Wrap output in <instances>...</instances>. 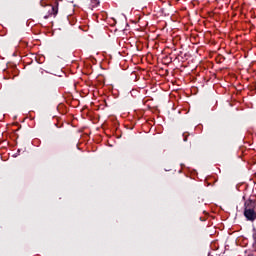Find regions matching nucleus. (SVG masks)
Returning a JSON list of instances; mask_svg holds the SVG:
<instances>
[{"label":"nucleus","instance_id":"3","mask_svg":"<svg viewBox=\"0 0 256 256\" xmlns=\"http://www.w3.org/2000/svg\"><path fill=\"white\" fill-rule=\"evenodd\" d=\"M101 2H99V0H91L90 1V9H97V7H99Z\"/></svg>","mask_w":256,"mask_h":256},{"label":"nucleus","instance_id":"4","mask_svg":"<svg viewBox=\"0 0 256 256\" xmlns=\"http://www.w3.org/2000/svg\"><path fill=\"white\" fill-rule=\"evenodd\" d=\"M183 137H184V141H187V137H189V133H187V132L184 133V134H183Z\"/></svg>","mask_w":256,"mask_h":256},{"label":"nucleus","instance_id":"1","mask_svg":"<svg viewBox=\"0 0 256 256\" xmlns=\"http://www.w3.org/2000/svg\"><path fill=\"white\" fill-rule=\"evenodd\" d=\"M244 216L248 221H255L256 219V202L248 200L245 202Z\"/></svg>","mask_w":256,"mask_h":256},{"label":"nucleus","instance_id":"2","mask_svg":"<svg viewBox=\"0 0 256 256\" xmlns=\"http://www.w3.org/2000/svg\"><path fill=\"white\" fill-rule=\"evenodd\" d=\"M43 16L44 19H49L51 15H57L59 13V3L56 2L55 5L48 4L46 7L43 9Z\"/></svg>","mask_w":256,"mask_h":256}]
</instances>
